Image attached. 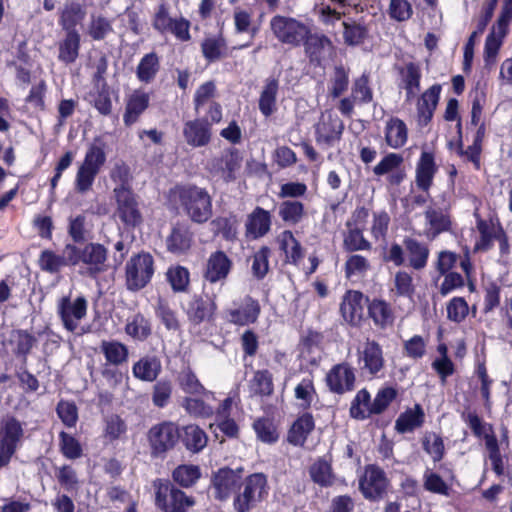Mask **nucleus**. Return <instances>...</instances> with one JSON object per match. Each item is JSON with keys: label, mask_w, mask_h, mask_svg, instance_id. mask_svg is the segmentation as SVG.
I'll return each mask as SVG.
<instances>
[{"label": "nucleus", "mask_w": 512, "mask_h": 512, "mask_svg": "<svg viewBox=\"0 0 512 512\" xmlns=\"http://www.w3.org/2000/svg\"><path fill=\"white\" fill-rule=\"evenodd\" d=\"M171 205L180 203L197 223L206 222L211 216V198L207 191L196 186H176L168 193Z\"/></svg>", "instance_id": "nucleus-1"}, {"label": "nucleus", "mask_w": 512, "mask_h": 512, "mask_svg": "<svg viewBox=\"0 0 512 512\" xmlns=\"http://www.w3.org/2000/svg\"><path fill=\"white\" fill-rule=\"evenodd\" d=\"M268 477L263 472L243 476L232 501L234 512H251L269 495Z\"/></svg>", "instance_id": "nucleus-2"}, {"label": "nucleus", "mask_w": 512, "mask_h": 512, "mask_svg": "<svg viewBox=\"0 0 512 512\" xmlns=\"http://www.w3.org/2000/svg\"><path fill=\"white\" fill-rule=\"evenodd\" d=\"M152 485L155 506L162 512H188L196 504L193 496L187 495L168 479L157 478Z\"/></svg>", "instance_id": "nucleus-3"}, {"label": "nucleus", "mask_w": 512, "mask_h": 512, "mask_svg": "<svg viewBox=\"0 0 512 512\" xmlns=\"http://www.w3.org/2000/svg\"><path fill=\"white\" fill-rule=\"evenodd\" d=\"M69 249V260H73V267L83 265L88 277L95 279L108 270V250L104 245L94 242L85 243L83 246L71 244Z\"/></svg>", "instance_id": "nucleus-4"}, {"label": "nucleus", "mask_w": 512, "mask_h": 512, "mask_svg": "<svg viewBox=\"0 0 512 512\" xmlns=\"http://www.w3.org/2000/svg\"><path fill=\"white\" fill-rule=\"evenodd\" d=\"M104 143L96 139L87 149L84 160L79 165L76 178L75 188L77 191L84 193L91 189L97 174L106 162Z\"/></svg>", "instance_id": "nucleus-5"}, {"label": "nucleus", "mask_w": 512, "mask_h": 512, "mask_svg": "<svg viewBox=\"0 0 512 512\" xmlns=\"http://www.w3.org/2000/svg\"><path fill=\"white\" fill-rule=\"evenodd\" d=\"M155 273V261L149 252L134 254L125 265V286L131 292L144 289Z\"/></svg>", "instance_id": "nucleus-6"}, {"label": "nucleus", "mask_w": 512, "mask_h": 512, "mask_svg": "<svg viewBox=\"0 0 512 512\" xmlns=\"http://www.w3.org/2000/svg\"><path fill=\"white\" fill-rule=\"evenodd\" d=\"M180 439V428L172 421L154 424L147 432L150 454L153 458H163L174 449Z\"/></svg>", "instance_id": "nucleus-7"}, {"label": "nucleus", "mask_w": 512, "mask_h": 512, "mask_svg": "<svg viewBox=\"0 0 512 512\" xmlns=\"http://www.w3.org/2000/svg\"><path fill=\"white\" fill-rule=\"evenodd\" d=\"M308 23L294 17L275 15L270 19L269 27L273 36L282 44L290 47L302 45L308 34Z\"/></svg>", "instance_id": "nucleus-8"}, {"label": "nucleus", "mask_w": 512, "mask_h": 512, "mask_svg": "<svg viewBox=\"0 0 512 512\" xmlns=\"http://www.w3.org/2000/svg\"><path fill=\"white\" fill-rule=\"evenodd\" d=\"M244 469L242 467L233 469L229 466L218 468L212 471L210 477V488L213 490V497L216 501L226 502L234 498L239 484L243 478Z\"/></svg>", "instance_id": "nucleus-9"}, {"label": "nucleus", "mask_w": 512, "mask_h": 512, "mask_svg": "<svg viewBox=\"0 0 512 512\" xmlns=\"http://www.w3.org/2000/svg\"><path fill=\"white\" fill-rule=\"evenodd\" d=\"M88 301L83 295L72 299L71 295H64L57 301V315L62 326L68 332L74 333L79 323L87 315Z\"/></svg>", "instance_id": "nucleus-10"}, {"label": "nucleus", "mask_w": 512, "mask_h": 512, "mask_svg": "<svg viewBox=\"0 0 512 512\" xmlns=\"http://www.w3.org/2000/svg\"><path fill=\"white\" fill-rule=\"evenodd\" d=\"M1 431L0 468L10 463L24 435L22 423L13 415H7L2 418Z\"/></svg>", "instance_id": "nucleus-11"}, {"label": "nucleus", "mask_w": 512, "mask_h": 512, "mask_svg": "<svg viewBox=\"0 0 512 512\" xmlns=\"http://www.w3.org/2000/svg\"><path fill=\"white\" fill-rule=\"evenodd\" d=\"M260 314V302L251 295H245L238 302L234 301L233 307L225 310L227 321L236 326L255 324Z\"/></svg>", "instance_id": "nucleus-12"}, {"label": "nucleus", "mask_w": 512, "mask_h": 512, "mask_svg": "<svg viewBox=\"0 0 512 512\" xmlns=\"http://www.w3.org/2000/svg\"><path fill=\"white\" fill-rule=\"evenodd\" d=\"M184 311L189 323L199 326L214 321L217 304L215 299L207 294H193Z\"/></svg>", "instance_id": "nucleus-13"}, {"label": "nucleus", "mask_w": 512, "mask_h": 512, "mask_svg": "<svg viewBox=\"0 0 512 512\" xmlns=\"http://www.w3.org/2000/svg\"><path fill=\"white\" fill-rule=\"evenodd\" d=\"M384 411V387L380 388L376 397L371 401L370 393L367 389L359 390L350 406V416L356 420H364L374 414H380Z\"/></svg>", "instance_id": "nucleus-14"}, {"label": "nucleus", "mask_w": 512, "mask_h": 512, "mask_svg": "<svg viewBox=\"0 0 512 512\" xmlns=\"http://www.w3.org/2000/svg\"><path fill=\"white\" fill-rule=\"evenodd\" d=\"M355 382V369L348 362L333 365L325 376L329 391L338 395L354 390Z\"/></svg>", "instance_id": "nucleus-15"}, {"label": "nucleus", "mask_w": 512, "mask_h": 512, "mask_svg": "<svg viewBox=\"0 0 512 512\" xmlns=\"http://www.w3.org/2000/svg\"><path fill=\"white\" fill-rule=\"evenodd\" d=\"M343 130L344 124L337 114L332 110H326L316 125V140L318 143L332 146L340 140Z\"/></svg>", "instance_id": "nucleus-16"}, {"label": "nucleus", "mask_w": 512, "mask_h": 512, "mask_svg": "<svg viewBox=\"0 0 512 512\" xmlns=\"http://www.w3.org/2000/svg\"><path fill=\"white\" fill-rule=\"evenodd\" d=\"M359 489L366 499H380L384 492V471L376 465H367L359 479Z\"/></svg>", "instance_id": "nucleus-17"}, {"label": "nucleus", "mask_w": 512, "mask_h": 512, "mask_svg": "<svg viewBox=\"0 0 512 512\" xmlns=\"http://www.w3.org/2000/svg\"><path fill=\"white\" fill-rule=\"evenodd\" d=\"M69 248H71V244H65L62 254H58L51 249L42 250L37 261L40 270L51 275H56L65 267H73V260H69L71 255Z\"/></svg>", "instance_id": "nucleus-18"}, {"label": "nucleus", "mask_w": 512, "mask_h": 512, "mask_svg": "<svg viewBox=\"0 0 512 512\" xmlns=\"http://www.w3.org/2000/svg\"><path fill=\"white\" fill-rule=\"evenodd\" d=\"M232 266V260L226 253L222 250H217L210 254L203 276L211 284L223 281L228 277Z\"/></svg>", "instance_id": "nucleus-19"}, {"label": "nucleus", "mask_w": 512, "mask_h": 512, "mask_svg": "<svg viewBox=\"0 0 512 512\" xmlns=\"http://www.w3.org/2000/svg\"><path fill=\"white\" fill-rule=\"evenodd\" d=\"M364 295L360 291L348 290L343 296L340 304V312L346 322L353 326H358L363 320Z\"/></svg>", "instance_id": "nucleus-20"}, {"label": "nucleus", "mask_w": 512, "mask_h": 512, "mask_svg": "<svg viewBox=\"0 0 512 512\" xmlns=\"http://www.w3.org/2000/svg\"><path fill=\"white\" fill-rule=\"evenodd\" d=\"M315 429V420L310 412L299 415L290 426L287 441L296 447H303L311 432Z\"/></svg>", "instance_id": "nucleus-21"}, {"label": "nucleus", "mask_w": 512, "mask_h": 512, "mask_svg": "<svg viewBox=\"0 0 512 512\" xmlns=\"http://www.w3.org/2000/svg\"><path fill=\"white\" fill-rule=\"evenodd\" d=\"M183 135L188 145L205 146L211 140L210 124L203 119L187 121L183 127Z\"/></svg>", "instance_id": "nucleus-22"}, {"label": "nucleus", "mask_w": 512, "mask_h": 512, "mask_svg": "<svg viewBox=\"0 0 512 512\" xmlns=\"http://www.w3.org/2000/svg\"><path fill=\"white\" fill-rule=\"evenodd\" d=\"M358 363L361 370L374 375L383 367V353L381 346L375 341H367L363 350L359 352Z\"/></svg>", "instance_id": "nucleus-23"}, {"label": "nucleus", "mask_w": 512, "mask_h": 512, "mask_svg": "<svg viewBox=\"0 0 512 512\" xmlns=\"http://www.w3.org/2000/svg\"><path fill=\"white\" fill-rule=\"evenodd\" d=\"M279 249L284 253V262L298 266L304 258V249L293 233L286 230L277 236Z\"/></svg>", "instance_id": "nucleus-24"}, {"label": "nucleus", "mask_w": 512, "mask_h": 512, "mask_svg": "<svg viewBox=\"0 0 512 512\" xmlns=\"http://www.w3.org/2000/svg\"><path fill=\"white\" fill-rule=\"evenodd\" d=\"M100 352L105 358V366L119 367L128 362L129 349L118 340H102Z\"/></svg>", "instance_id": "nucleus-25"}, {"label": "nucleus", "mask_w": 512, "mask_h": 512, "mask_svg": "<svg viewBox=\"0 0 512 512\" xmlns=\"http://www.w3.org/2000/svg\"><path fill=\"white\" fill-rule=\"evenodd\" d=\"M180 439L186 450L194 454L201 452L208 443L206 432L197 424L183 426Z\"/></svg>", "instance_id": "nucleus-26"}, {"label": "nucleus", "mask_w": 512, "mask_h": 512, "mask_svg": "<svg viewBox=\"0 0 512 512\" xmlns=\"http://www.w3.org/2000/svg\"><path fill=\"white\" fill-rule=\"evenodd\" d=\"M86 17L85 8L78 2H66L59 12V25L65 32L77 31L75 27Z\"/></svg>", "instance_id": "nucleus-27"}, {"label": "nucleus", "mask_w": 512, "mask_h": 512, "mask_svg": "<svg viewBox=\"0 0 512 512\" xmlns=\"http://www.w3.org/2000/svg\"><path fill=\"white\" fill-rule=\"evenodd\" d=\"M162 371L160 360L156 356L140 358L132 366L133 376L144 382H154Z\"/></svg>", "instance_id": "nucleus-28"}, {"label": "nucleus", "mask_w": 512, "mask_h": 512, "mask_svg": "<svg viewBox=\"0 0 512 512\" xmlns=\"http://www.w3.org/2000/svg\"><path fill=\"white\" fill-rule=\"evenodd\" d=\"M193 233L189 226H173L166 239L167 250L173 254H184L192 246Z\"/></svg>", "instance_id": "nucleus-29"}, {"label": "nucleus", "mask_w": 512, "mask_h": 512, "mask_svg": "<svg viewBox=\"0 0 512 512\" xmlns=\"http://www.w3.org/2000/svg\"><path fill=\"white\" fill-rule=\"evenodd\" d=\"M11 336L13 339L11 343H15L13 354L21 360L23 366L27 365L28 356L35 346L37 339L36 337L25 329H15L12 331Z\"/></svg>", "instance_id": "nucleus-30"}, {"label": "nucleus", "mask_w": 512, "mask_h": 512, "mask_svg": "<svg viewBox=\"0 0 512 512\" xmlns=\"http://www.w3.org/2000/svg\"><path fill=\"white\" fill-rule=\"evenodd\" d=\"M201 51L204 58L209 62H214L226 55L227 43L221 32L208 34L201 43Z\"/></svg>", "instance_id": "nucleus-31"}, {"label": "nucleus", "mask_w": 512, "mask_h": 512, "mask_svg": "<svg viewBox=\"0 0 512 512\" xmlns=\"http://www.w3.org/2000/svg\"><path fill=\"white\" fill-rule=\"evenodd\" d=\"M149 100L148 93L135 90L127 100L126 111L123 117L124 123L126 125L135 123L138 117L147 109Z\"/></svg>", "instance_id": "nucleus-32"}, {"label": "nucleus", "mask_w": 512, "mask_h": 512, "mask_svg": "<svg viewBox=\"0 0 512 512\" xmlns=\"http://www.w3.org/2000/svg\"><path fill=\"white\" fill-rule=\"evenodd\" d=\"M80 40L78 31L65 32L64 38L58 44L59 61L66 64L75 62L79 56Z\"/></svg>", "instance_id": "nucleus-33"}, {"label": "nucleus", "mask_w": 512, "mask_h": 512, "mask_svg": "<svg viewBox=\"0 0 512 512\" xmlns=\"http://www.w3.org/2000/svg\"><path fill=\"white\" fill-rule=\"evenodd\" d=\"M177 383L187 395L202 396L210 393L190 366L185 367L178 373Z\"/></svg>", "instance_id": "nucleus-34"}, {"label": "nucleus", "mask_w": 512, "mask_h": 512, "mask_svg": "<svg viewBox=\"0 0 512 512\" xmlns=\"http://www.w3.org/2000/svg\"><path fill=\"white\" fill-rule=\"evenodd\" d=\"M111 179L115 183L114 195L116 199L125 200L131 192L130 169L125 164H116L111 171Z\"/></svg>", "instance_id": "nucleus-35"}, {"label": "nucleus", "mask_w": 512, "mask_h": 512, "mask_svg": "<svg viewBox=\"0 0 512 512\" xmlns=\"http://www.w3.org/2000/svg\"><path fill=\"white\" fill-rule=\"evenodd\" d=\"M201 477V468L194 464H180L172 471L173 481L181 488L193 487Z\"/></svg>", "instance_id": "nucleus-36"}, {"label": "nucleus", "mask_w": 512, "mask_h": 512, "mask_svg": "<svg viewBox=\"0 0 512 512\" xmlns=\"http://www.w3.org/2000/svg\"><path fill=\"white\" fill-rule=\"evenodd\" d=\"M250 391L259 397H270L274 393L273 374L268 369L254 372L250 380Z\"/></svg>", "instance_id": "nucleus-37"}, {"label": "nucleus", "mask_w": 512, "mask_h": 512, "mask_svg": "<svg viewBox=\"0 0 512 512\" xmlns=\"http://www.w3.org/2000/svg\"><path fill=\"white\" fill-rule=\"evenodd\" d=\"M125 332L133 339L145 341L152 334L151 323L142 313L138 312L127 320Z\"/></svg>", "instance_id": "nucleus-38"}, {"label": "nucleus", "mask_w": 512, "mask_h": 512, "mask_svg": "<svg viewBox=\"0 0 512 512\" xmlns=\"http://www.w3.org/2000/svg\"><path fill=\"white\" fill-rule=\"evenodd\" d=\"M424 418V411L421 406L417 404L413 408L406 410L398 417L395 428L400 433L411 432L422 426Z\"/></svg>", "instance_id": "nucleus-39"}, {"label": "nucleus", "mask_w": 512, "mask_h": 512, "mask_svg": "<svg viewBox=\"0 0 512 512\" xmlns=\"http://www.w3.org/2000/svg\"><path fill=\"white\" fill-rule=\"evenodd\" d=\"M166 280L174 293H186L190 287V272L182 265H172L166 271Z\"/></svg>", "instance_id": "nucleus-40"}, {"label": "nucleus", "mask_w": 512, "mask_h": 512, "mask_svg": "<svg viewBox=\"0 0 512 512\" xmlns=\"http://www.w3.org/2000/svg\"><path fill=\"white\" fill-rule=\"evenodd\" d=\"M312 481L321 487H330L334 483L331 464L324 458H318L309 468Z\"/></svg>", "instance_id": "nucleus-41"}, {"label": "nucleus", "mask_w": 512, "mask_h": 512, "mask_svg": "<svg viewBox=\"0 0 512 512\" xmlns=\"http://www.w3.org/2000/svg\"><path fill=\"white\" fill-rule=\"evenodd\" d=\"M257 439L266 444H274L279 439V433L273 419L259 417L252 424Z\"/></svg>", "instance_id": "nucleus-42"}, {"label": "nucleus", "mask_w": 512, "mask_h": 512, "mask_svg": "<svg viewBox=\"0 0 512 512\" xmlns=\"http://www.w3.org/2000/svg\"><path fill=\"white\" fill-rule=\"evenodd\" d=\"M435 173L433 156L430 153L423 152L417 167L416 183L422 190H428L431 186Z\"/></svg>", "instance_id": "nucleus-43"}, {"label": "nucleus", "mask_w": 512, "mask_h": 512, "mask_svg": "<svg viewBox=\"0 0 512 512\" xmlns=\"http://www.w3.org/2000/svg\"><path fill=\"white\" fill-rule=\"evenodd\" d=\"M302 45L305 48V52L311 58H318L322 51L331 48L330 40L323 34L313 33L311 26H308V34L304 37Z\"/></svg>", "instance_id": "nucleus-44"}, {"label": "nucleus", "mask_w": 512, "mask_h": 512, "mask_svg": "<svg viewBox=\"0 0 512 512\" xmlns=\"http://www.w3.org/2000/svg\"><path fill=\"white\" fill-rule=\"evenodd\" d=\"M155 315L168 331H177L180 329V321L177 313L171 308L167 300L159 298L155 305Z\"/></svg>", "instance_id": "nucleus-45"}, {"label": "nucleus", "mask_w": 512, "mask_h": 512, "mask_svg": "<svg viewBox=\"0 0 512 512\" xmlns=\"http://www.w3.org/2000/svg\"><path fill=\"white\" fill-rule=\"evenodd\" d=\"M55 477L59 485L67 492H78L80 480L76 469L70 464H64L55 468Z\"/></svg>", "instance_id": "nucleus-46"}, {"label": "nucleus", "mask_w": 512, "mask_h": 512, "mask_svg": "<svg viewBox=\"0 0 512 512\" xmlns=\"http://www.w3.org/2000/svg\"><path fill=\"white\" fill-rule=\"evenodd\" d=\"M160 68L159 58L155 53H148L140 60L136 75L139 81L150 83L157 75Z\"/></svg>", "instance_id": "nucleus-47"}, {"label": "nucleus", "mask_w": 512, "mask_h": 512, "mask_svg": "<svg viewBox=\"0 0 512 512\" xmlns=\"http://www.w3.org/2000/svg\"><path fill=\"white\" fill-rule=\"evenodd\" d=\"M294 395L300 401V407L303 410H308L313 403L314 398L317 396L314 379L312 376L304 377L296 385Z\"/></svg>", "instance_id": "nucleus-48"}, {"label": "nucleus", "mask_w": 512, "mask_h": 512, "mask_svg": "<svg viewBox=\"0 0 512 512\" xmlns=\"http://www.w3.org/2000/svg\"><path fill=\"white\" fill-rule=\"evenodd\" d=\"M407 140L406 124L398 119L392 118L386 125V144L393 148L403 146Z\"/></svg>", "instance_id": "nucleus-49"}, {"label": "nucleus", "mask_w": 512, "mask_h": 512, "mask_svg": "<svg viewBox=\"0 0 512 512\" xmlns=\"http://www.w3.org/2000/svg\"><path fill=\"white\" fill-rule=\"evenodd\" d=\"M400 73L407 92V98L415 97L420 90L421 72L419 66L414 63H408L401 69Z\"/></svg>", "instance_id": "nucleus-50"}, {"label": "nucleus", "mask_w": 512, "mask_h": 512, "mask_svg": "<svg viewBox=\"0 0 512 512\" xmlns=\"http://www.w3.org/2000/svg\"><path fill=\"white\" fill-rule=\"evenodd\" d=\"M181 406L187 414L195 418H210L214 414L213 407L199 397L186 396Z\"/></svg>", "instance_id": "nucleus-51"}, {"label": "nucleus", "mask_w": 512, "mask_h": 512, "mask_svg": "<svg viewBox=\"0 0 512 512\" xmlns=\"http://www.w3.org/2000/svg\"><path fill=\"white\" fill-rule=\"evenodd\" d=\"M324 334L312 328H307L305 333L300 336L299 350L304 357L310 356L315 350L322 349Z\"/></svg>", "instance_id": "nucleus-52"}, {"label": "nucleus", "mask_w": 512, "mask_h": 512, "mask_svg": "<svg viewBox=\"0 0 512 512\" xmlns=\"http://www.w3.org/2000/svg\"><path fill=\"white\" fill-rule=\"evenodd\" d=\"M172 393L173 385L171 380L167 378L156 380L151 393L153 405L160 409L165 408L171 400Z\"/></svg>", "instance_id": "nucleus-53"}, {"label": "nucleus", "mask_w": 512, "mask_h": 512, "mask_svg": "<svg viewBox=\"0 0 512 512\" xmlns=\"http://www.w3.org/2000/svg\"><path fill=\"white\" fill-rule=\"evenodd\" d=\"M405 245L409 256L410 266L417 270L424 268L429 256L428 248L413 239H407L405 241Z\"/></svg>", "instance_id": "nucleus-54"}, {"label": "nucleus", "mask_w": 512, "mask_h": 512, "mask_svg": "<svg viewBox=\"0 0 512 512\" xmlns=\"http://www.w3.org/2000/svg\"><path fill=\"white\" fill-rule=\"evenodd\" d=\"M58 438L59 450L66 459L75 460L83 455L81 443L76 437L65 431H61Z\"/></svg>", "instance_id": "nucleus-55"}, {"label": "nucleus", "mask_w": 512, "mask_h": 512, "mask_svg": "<svg viewBox=\"0 0 512 512\" xmlns=\"http://www.w3.org/2000/svg\"><path fill=\"white\" fill-rule=\"evenodd\" d=\"M118 203L117 217L124 224H136L141 217L136 207L133 194L130 193L125 200L116 199Z\"/></svg>", "instance_id": "nucleus-56"}, {"label": "nucleus", "mask_w": 512, "mask_h": 512, "mask_svg": "<svg viewBox=\"0 0 512 512\" xmlns=\"http://www.w3.org/2000/svg\"><path fill=\"white\" fill-rule=\"evenodd\" d=\"M440 86L434 85L426 90L418 104V111L420 115L429 121L432 117L433 111L435 110L439 100Z\"/></svg>", "instance_id": "nucleus-57"}, {"label": "nucleus", "mask_w": 512, "mask_h": 512, "mask_svg": "<svg viewBox=\"0 0 512 512\" xmlns=\"http://www.w3.org/2000/svg\"><path fill=\"white\" fill-rule=\"evenodd\" d=\"M271 250L268 246H262L252 256L251 270L257 280H262L269 272V257Z\"/></svg>", "instance_id": "nucleus-58"}, {"label": "nucleus", "mask_w": 512, "mask_h": 512, "mask_svg": "<svg viewBox=\"0 0 512 512\" xmlns=\"http://www.w3.org/2000/svg\"><path fill=\"white\" fill-rule=\"evenodd\" d=\"M403 156L401 153L386 154V175L392 184H399L404 176Z\"/></svg>", "instance_id": "nucleus-59"}, {"label": "nucleus", "mask_w": 512, "mask_h": 512, "mask_svg": "<svg viewBox=\"0 0 512 512\" xmlns=\"http://www.w3.org/2000/svg\"><path fill=\"white\" fill-rule=\"evenodd\" d=\"M87 32L92 39L102 40L113 32L112 22L101 15H92Z\"/></svg>", "instance_id": "nucleus-60"}, {"label": "nucleus", "mask_w": 512, "mask_h": 512, "mask_svg": "<svg viewBox=\"0 0 512 512\" xmlns=\"http://www.w3.org/2000/svg\"><path fill=\"white\" fill-rule=\"evenodd\" d=\"M479 228L481 240L476 243V250H486L491 245L494 239L498 240L501 243V245H504L506 243L501 226H479Z\"/></svg>", "instance_id": "nucleus-61"}, {"label": "nucleus", "mask_w": 512, "mask_h": 512, "mask_svg": "<svg viewBox=\"0 0 512 512\" xmlns=\"http://www.w3.org/2000/svg\"><path fill=\"white\" fill-rule=\"evenodd\" d=\"M56 412L66 427L73 428L76 426L78 421V409L74 402L64 400L59 401L56 407Z\"/></svg>", "instance_id": "nucleus-62"}, {"label": "nucleus", "mask_w": 512, "mask_h": 512, "mask_svg": "<svg viewBox=\"0 0 512 512\" xmlns=\"http://www.w3.org/2000/svg\"><path fill=\"white\" fill-rule=\"evenodd\" d=\"M277 90V83L275 81H271L266 84L264 90L261 93L259 109L265 116L271 115L274 111Z\"/></svg>", "instance_id": "nucleus-63"}, {"label": "nucleus", "mask_w": 512, "mask_h": 512, "mask_svg": "<svg viewBox=\"0 0 512 512\" xmlns=\"http://www.w3.org/2000/svg\"><path fill=\"white\" fill-rule=\"evenodd\" d=\"M127 431L125 421L117 414L110 415L105 421V436L112 442L118 440Z\"/></svg>", "instance_id": "nucleus-64"}]
</instances>
